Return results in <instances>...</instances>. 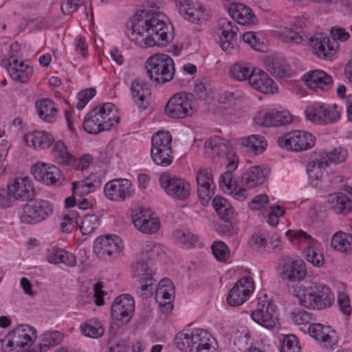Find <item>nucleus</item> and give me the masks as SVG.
<instances>
[{
	"label": "nucleus",
	"mask_w": 352,
	"mask_h": 352,
	"mask_svg": "<svg viewBox=\"0 0 352 352\" xmlns=\"http://www.w3.org/2000/svg\"><path fill=\"white\" fill-rule=\"evenodd\" d=\"M138 229L142 232L147 234L157 232L160 227V221L157 218L148 219L146 223L144 221H137Z\"/></svg>",
	"instance_id": "nucleus-59"
},
{
	"label": "nucleus",
	"mask_w": 352,
	"mask_h": 352,
	"mask_svg": "<svg viewBox=\"0 0 352 352\" xmlns=\"http://www.w3.org/2000/svg\"><path fill=\"white\" fill-rule=\"evenodd\" d=\"M212 204L220 219L227 220L234 219V210L226 199L217 195L213 198Z\"/></svg>",
	"instance_id": "nucleus-38"
},
{
	"label": "nucleus",
	"mask_w": 352,
	"mask_h": 352,
	"mask_svg": "<svg viewBox=\"0 0 352 352\" xmlns=\"http://www.w3.org/2000/svg\"><path fill=\"white\" fill-rule=\"evenodd\" d=\"M331 208L338 214L346 215L352 211V200L344 193H338L331 196L329 199Z\"/></svg>",
	"instance_id": "nucleus-35"
},
{
	"label": "nucleus",
	"mask_w": 352,
	"mask_h": 352,
	"mask_svg": "<svg viewBox=\"0 0 352 352\" xmlns=\"http://www.w3.org/2000/svg\"><path fill=\"white\" fill-rule=\"evenodd\" d=\"M285 234L292 242L297 241L298 243H304L306 245L305 254L308 262L312 263L316 267H320L323 265V255L318 250L311 247L314 239L310 235L301 230H289Z\"/></svg>",
	"instance_id": "nucleus-12"
},
{
	"label": "nucleus",
	"mask_w": 352,
	"mask_h": 352,
	"mask_svg": "<svg viewBox=\"0 0 352 352\" xmlns=\"http://www.w3.org/2000/svg\"><path fill=\"white\" fill-rule=\"evenodd\" d=\"M309 44L313 52L320 58L331 60L336 52L331 44L330 38L323 33H318L311 36Z\"/></svg>",
	"instance_id": "nucleus-22"
},
{
	"label": "nucleus",
	"mask_w": 352,
	"mask_h": 352,
	"mask_svg": "<svg viewBox=\"0 0 352 352\" xmlns=\"http://www.w3.org/2000/svg\"><path fill=\"white\" fill-rule=\"evenodd\" d=\"M131 91L133 100L137 105L146 109L148 105L146 98L151 95L148 84L142 79L137 78L132 81Z\"/></svg>",
	"instance_id": "nucleus-29"
},
{
	"label": "nucleus",
	"mask_w": 352,
	"mask_h": 352,
	"mask_svg": "<svg viewBox=\"0 0 352 352\" xmlns=\"http://www.w3.org/2000/svg\"><path fill=\"white\" fill-rule=\"evenodd\" d=\"M47 259L51 263H63L68 267H74L76 264V258L74 254L59 248L50 250Z\"/></svg>",
	"instance_id": "nucleus-31"
},
{
	"label": "nucleus",
	"mask_w": 352,
	"mask_h": 352,
	"mask_svg": "<svg viewBox=\"0 0 352 352\" xmlns=\"http://www.w3.org/2000/svg\"><path fill=\"white\" fill-rule=\"evenodd\" d=\"M52 211L50 203L41 199L23 205L18 215L22 223L36 224L45 220Z\"/></svg>",
	"instance_id": "nucleus-5"
},
{
	"label": "nucleus",
	"mask_w": 352,
	"mask_h": 352,
	"mask_svg": "<svg viewBox=\"0 0 352 352\" xmlns=\"http://www.w3.org/2000/svg\"><path fill=\"white\" fill-rule=\"evenodd\" d=\"M320 155L321 157H326L327 160V164L329 162L340 164L344 162L346 160L348 157V152L345 148L341 146H338L333 148L331 151L324 153V155Z\"/></svg>",
	"instance_id": "nucleus-53"
},
{
	"label": "nucleus",
	"mask_w": 352,
	"mask_h": 352,
	"mask_svg": "<svg viewBox=\"0 0 352 352\" xmlns=\"http://www.w3.org/2000/svg\"><path fill=\"white\" fill-rule=\"evenodd\" d=\"M229 13L232 19L239 25L254 24L256 16L252 10L243 3H236L230 8Z\"/></svg>",
	"instance_id": "nucleus-30"
},
{
	"label": "nucleus",
	"mask_w": 352,
	"mask_h": 352,
	"mask_svg": "<svg viewBox=\"0 0 352 352\" xmlns=\"http://www.w3.org/2000/svg\"><path fill=\"white\" fill-rule=\"evenodd\" d=\"M309 335L316 340L320 341L325 346H332L337 342L336 331L329 326H324L320 323H314L309 327Z\"/></svg>",
	"instance_id": "nucleus-26"
},
{
	"label": "nucleus",
	"mask_w": 352,
	"mask_h": 352,
	"mask_svg": "<svg viewBox=\"0 0 352 352\" xmlns=\"http://www.w3.org/2000/svg\"><path fill=\"white\" fill-rule=\"evenodd\" d=\"M100 219L95 214H86L80 220V230L82 235L92 233L100 226Z\"/></svg>",
	"instance_id": "nucleus-49"
},
{
	"label": "nucleus",
	"mask_w": 352,
	"mask_h": 352,
	"mask_svg": "<svg viewBox=\"0 0 352 352\" xmlns=\"http://www.w3.org/2000/svg\"><path fill=\"white\" fill-rule=\"evenodd\" d=\"M173 287H158L155 293V300L158 303L162 313L168 314L173 308L172 300L173 299Z\"/></svg>",
	"instance_id": "nucleus-33"
},
{
	"label": "nucleus",
	"mask_w": 352,
	"mask_h": 352,
	"mask_svg": "<svg viewBox=\"0 0 352 352\" xmlns=\"http://www.w3.org/2000/svg\"><path fill=\"white\" fill-rule=\"evenodd\" d=\"M36 107L38 114L42 120L47 122H54L57 110L54 102L51 99L41 100L39 102H36Z\"/></svg>",
	"instance_id": "nucleus-39"
},
{
	"label": "nucleus",
	"mask_w": 352,
	"mask_h": 352,
	"mask_svg": "<svg viewBox=\"0 0 352 352\" xmlns=\"http://www.w3.org/2000/svg\"><path fill=\"white\" fill-rule=\"evenodd\" d=\"M99 114L96 111H89L85 116L83 121L85 131L91 134H98L102 131L109 130L110 124L104 121L103 124H98Z\"/></svg>",
	"instance_id": "nucleus-34"
},
{
	"label": "nucleus",
	"mask_w": 352,
	"mask_h": 352,
	"mask_svg": "<svg viewBox=\"0 0 352 352\" xmlns=\"http://www.w3.org/2000/svg\"><path fill=\"white\" fill-rule=\"evenodd\" d=\"M277 270L283 280L291 283L301 281L307 274L305 262L300 258L287 255L281 256Z\"/></svg>",
	"instance_id": "nucleus-6"
},
{
	"label": "nucleus",
	"mask_w": 352,
	"mask_h": 352,
	"mask_svg": "<svg viewBox=\"0 0 352 352\" xmlns=\"http://www.w3.org/2000/svg\"><path fill=\"white\" fill-rule=\"evenodd\" d=\"M19 67V68L8 67V72L14 80L19 82H25L32 74V68L24 65L23 62H20Z\"/></svg>",
	"instance_id": "nucleus-46"
},
{
	"label": "nucleus",
	"mask_w": 352,
	"mask_h": 352,
	"mask_svg": "<svg viewBox=\"0 0 352 352\" xmlns=\"http://www.w3.org/2000/svg\"><path fill=\"white\" fill-rule=\"evenodd\" d=\"M248 83L252 88L263 94H274L278 89L276 84L265 72L255 67L249 76Z\"/></svg>",
	"instance_id": "nucleus-23"
},
{
	"label": "nucleus",
	"mask_w": 352,
	"mask_h": 352,
	"mask_svg": "<svg viewBox=\"0 0 352 352\" xmlns=\"http://www.w3.org/2000/svg\"><path fill=\"white\" fill-rule=\"evenodd\" d=\"M151 149V156L153 161L159 166H169L173 160V151L172 149Z\"/></svg>",
	"instance_id": "nucleus-48"
},
{
	"label": "nucleus",
	"mask_w": 352,
	"mask_h": 352,
	"mask_svg": "<svg viewBox=\"0 0 352 352\" xmlns=\"http://www.w3.org/2000/svg\"><path fill=\"white\" fill-rule=\"evenodd\" d=\"M172 136L168 132H157L151 138V149H172Z\"/></svg>",
	"instance_id": "nucleus-47"
},
{
	"label": "nucleus",
	"mask_w": 352,
	"mask_h": 352,
	"mask_svg": "<svg viewBox=\"0 0 352 352\" xmlns=\"http://www.w3.org/2000/svg\"><path fill=\"white\" fill-rule=\"evenodd\" d=\"M204 148L206 151L210 150L212 153L221 157L226 153L228 143L219 136H214L205 142Z\"/></svg>",
	"instance_id": "nucleus-42"
},
{
	"label": "nucleus",
	"mask_w": 352,
	"mask_h": 352,
	"mask_svg": "<svg viewBox=\"0 0 352 352\" xmlns=\"http://www.w3.org/2000/svg\"><path fill=\"white\" fill-rule=\"evenodd\" d=\"M82 333L91 338H100L104 332V327L99 319H89L80 325Z\"/></svg>",
	"instance_id": "nucleus-40"
},
{
	"label": "nucleus",
	"mask_w": 352,
	"mask_h": 352,
	"mask_svg": "<svg viewBox=\"0 0 352 352\" xmlns=\"http://www.w3.org/2000/svg\"><path fill=\"white\" fill-rule=\"evenodd\" d=\"M51 164H45L44 162H37L32 168V173L34 178L41 182L46 178L47 173L48 172V168Z\"/></svg>",
	"instance_id": "nucleus-62"
},
{
	"label": "nucleus",
	"mask_w": 352,
	"mask_h": 352,
	"mask_svg": "<svg viewBox=\"0 0 352 352\" xmlns=\"http://www.w3.org/2000/svg\"><path fill=\"white\" fill-rule=\"evenodd\" d=\"M114 104L111 102H107L102 106L96 107L92 111H96L99 114L98 123L103 124L107 121L109 124V129L118 124L120 118L113 113Z\"/></svg>",
	"instance_id": "nucleus-36"
},
{
	"label": "nucleus",
	"mask_w": 352,
	"mask_h": 352,
	"mask_svg": "<svg viewBox=\"0 0 352 352\" xmlns=\"http://www.w3.org/2000/svg\"><path fill=\"white\" fill-rule=\"evenodd\" d=\"M159 181L165 192L173 199L184 201L190 195V184L184 179L163 173L160 176Z\"/></svg>",
	"instance_id": "nucleus-8"
},
{
	"label": "nucleus",
	"mask_w": 352,
	"mask_h": 352,
	"mask_svg": "<svg viewBox=\"0 0 352 352\" xmlns=\"http://www.w3.org/2000/svg\"><path fill=\"white\" fill-rule=\"evenodd\" d=\"M134 186L127 179H114L104 186V192L107 199L112 201H124L134 193Z\"/></svg>",
	"instance_id": "nucleus-15"
},
{
	"label": "nucleus",
	"mask_w": 352,
	"mask_h": 352,
	"mask_svg": "<svg viewBox=\"0 0 352 352\" xmlns=\"http://www.w3.org/2000/svg\"><path fill=\"white\" fill-rule=\"evenodd\" d=\"M135 309V301L129 294H122L117 297L111 307V314L113 320L123 324L129 323Z\"/></svg>",
	"instance_id": "nucleus-14"
},
{
	"label": "nucleus",
	"mask_w": 352,
	"mask_h": 352,
	"mask_svg": "<svg viewBox=\"0 0 352 352\" xmlns=\"http://www.w3.org/2000/svg\"><path fill=\"white\" fill-rule=\"evenodd\" d=\"M278 144L281 148L300 152L313 147L315 144V138L309 132L296 130L279 138Z\"/></svg>",
	"instance_id": "nucleus-7"
},
{
	"label": "nucleus",
	"mask_w": 352,
	"mask_h": 352,
	"mask_svg": "<svg viewBox=\"0 0 352 352\" xmlns=\"http://www.w3.org/2000/svg\"><path fill=\"white\" fill-rule=\"evenodd\" d=\"M125 34L142 47L166 46L173 38V28L163 13L142 10L126 23Z\"/></svg>",
	"instance_id": "nucleus-1"
},
{
	"label": "nucleus",
	"mask_w": 352,
	"mask_h": 352,
	"mask_svg": "<svg viewBox=\"0 0 352 352\" xmlns=\"http://www.w3.org/2000/svg\"><path fill=\"white\" fill-rule=\"evenodd\" d=\"M256 124L263 126H277L276 123V111H262L258 112L254 118Z\"/></svg>",
	"instance_id": "nucleus-51"
},
{
	"label": "nucleus",
	"mask_w": 352,
	"mask_h": 352,
	"mask_svg": "<svg viewBox=\"0 0 352 352\" xmlns=\"http://www.w3.org/2000/svg\"><path fill=\"white\" fill-rule=\"evenodd\" d=\"M146 69L150 78L157 84L170 81L175 72L173 60L165 54L150 56L146 62Z\"/></svg>",
	"instance_id": "nucleus-3"
},
{
	"label": "nucleus",
	"mask_w": 352,
	"mask_h": 352,
	"mask_svg": "<svg viewBox=\"0 0 352 352\" xmlns=\"http://www.w3.org/2000/svg\"><path fill=\"white\" fill-rule=\"evenodd\" d=\"M176 6L181 16L192 23H197L204 16L202 6L194 4L190 0H177Z\"/></svg>",
	"instance_id": "nucleus-25"
},
{
	"label": "nucleus",
	"mask_w": 352,
	"mask_h": 352,
	"mask_svg": "<svg viewBox=\"0 0 352 352\" xmlns=\"http://www.w3.org/2000/svg\"><path fill=\"white\" fill-rule=\"evenodd\" d=\"M151 262H148L140 256L138 260L133 265V276L142 278L144 276L152 275Z\"/></svg>",
	"instance_id": "nucleus-52"
},
{
	"label": "nucleus",
	"mask_w": 352,
	"mask_h": 352,
	"mask_svg": "<svg viewBox=\"0 0 352 352\" xmlns=\"http://www.w3.org/2000/svg\"><path fill=\"white\" fill-rule=\"evenodd\" d=\"M96 94V91L94 88H88L80 91L77 95L78 102L76 104V108L78 110L82 109Z\"/></svg>",
	"instance_id": "nucleus-61"
},
{
	"label": "nucleus",
	"mask_w": 352,
	"mask_h": 352,
	"mask_svg": "<svg viewBox=\"0 0 352 352\" xmlns=\"http://www.w3.org/2000/svg\"><path fill=\"white\" fill-rule=\"evenodd\" d=\"M280 40L285 43L299 44L302 41V36L298 32L287 28H285L278 32Z\"/></svg>",
	"instance_id": "nucleus-56"
},
{
	"label": "nucleus",
	"mask_w": 352,
	"mask_h": 352,
	"mask_svg": "<svg viewBox=\"0 0 352 352\" xmlns=\"http://www.w3.org/2000/svg\"><path fill=\"white\" fill-rule=\"evenodd\" d=\"M188 332L189 330L187 332H179L175 335L174 343L180 351H186L188 348L190 349L191 332L190 333Z\"/></svg>",
	"instance_id": "nucleus-58"
},
{
	"label": "nucleus",
	"mask_w": 352,
	"mask_h": 352,
	"mask_svg": "<svg viewBox=\"0 0 352 352\" xmlns=\"http://www.w3.org/2000/svg\"><path fill=\"white\" fill-rule=\"evenodd\" d=\"M36 329L28 325L22 324L14 328L10 332V336H14L19 341L22 351L26 350L36 338Z\"/></svg>",
	"instance_id": "nucleus-28"
},
{
	"label": "nucleus",
	"mask_w": 352,
	"mask_h": 352,
	"mask_svg": "<svg viewBox=\"0 0 352 352\" xmlns=\"http://www.w3.org/2000/svg\"><path fill=\"white\" fill-rule=\"evenodd\" d=\"M44 344H39L38 349H34V352H46L49 350L50 345H57L63 340V335L58 331H47L43 335Z\"/></svg>",
	"instance_id": "nucleus-45"
},
{
	"label": "nucleus",
	"mask_w": 352,
	"mask_h": 352,
	"mask_svg": "<svg viewBox=\"0 0 352 352\" xmlns=\"http://www.w3.org/2000/svg\"><path fill=\"white\" fill-rule=\"evenodd\" d=\"M215 339L211 333L204 329L191 331L190 351L192 352H217Z\"/></svg>",
	"instance_id": "nucleus-19"
},
{
	"label": "nucleus",
	"mask_w": 352,
	"mask_h": 352,
	"mask_svg": "<svg viewBox=\"0 0 352 352\" xmlns=\"http://www.w3.org/2000/svg\"><path fill=\"white\" fill-rule=\"evenodd\" d=\"M265 171L260 166H252L247 170L241 176V182L248 188H253L265 180Z\"/></svg>",
	"instance_id": "nucleus-32"
},
{
	"label": "nucleus",
	"mask_w": 352,
	"mask_h": 352,
	"mask_svg": "<svg viewBox=\"0 0 352 352\" xmlns=\"http://www.w3.org/2000/svg\"><path fill=\"white\" fill-rule=\"evenodd\" d=\"M2 349L4 352H23L19 341L14 336H10V333L2 341Z\"/></svg>",
	"instance_id": "nucleus-60"
},
{
	"label": "nucleus",
	"mask_w": 352,
	"mask_h": 352,
	"mask_svg": "<svg viewBox=\"0 0 352 352\" xmlns=\"http://www.w3.org/2000/svg\"><path fill=\"white\" fill-rule=\"evenodd\" d=\"M7 185L14 201H31L35 197L32 182L27 177L12 178Z\"/></svg>",
	"instance_id": "nucleus-18"
},
{
	"label": "nucleus",
	"mask_w": 352,
	"mask_h": 352,
	"mask_svg": "<svg viewBox=\"0 0 352 352\" xmlns=\"http://www.w3.org/2000/svg\"><path fill=\"white\" fill-rule=\"evenodd\" d=\"M48 170L46 178L43 180V183L47 185L61 186L64 181V177L62 175L61 170L52 164L50 166Z\"/></svg>",
	"instance_id": "nucleus-54"
},
{
	"label": "nucleus",
	"mask_w": 352,
	"mask_h": 352,
	"mask_svg": "<svg viewBox=\"0 0 352 352\" xmlns=\"http://www.w3.org/2000/svg\"><path fill=\"white\" fill-rule=\"evenodd\" d=\"M192 95L186 93H177L168 101L165 113L171 118H184L193 113L191 98Z\"/></svg>",
	"instance_id": "nucleus-10"
},
{
	"label": "nucleus",
	"mask_w": 352,
	"mask_h": 352,
	"mask_svg": "<svg viewBox=\"0 0 352 352\" xmlns=\"http://www.w3.org/2000/svg\"><path fill=\"white\" fill-rule=\"evenodd\" d=\"M305 113L309 120L319 124H334L340 118V112L336 104H316L307 108Z\"/></svg>",
	"instance_id": "nucleus-11"
},
{
	"label": "nucleus",
	"mask_w": 352,
	"mask_h": 352,
	"mask_svg": "<svg viewBox=\"0 0 352 352\" xmlns=\"http://www.w3.org/2000/svg\"><path fill=\"white\" fill-rule=\"evenodd\" d=\"M292 320L296 324L309 323L312 319L311 314L305 310L294 311L291 314Z\"/></svg>",
	"instance_id": "nucleus-64"
},
{
	"label": "nucleus",
	"mask_w": 352,
	"mask_h": 352,
	"mask_svg": "<svg viewBox=\"0 0 352 352\" xmlns=\"http://www.w3.org/2000/svg\"><path fill=\"white\" fill-rule=\"evenodd\" d=\"M280 352H300L298 338L294 334L285 336L281 341Z\"/></svg>",
	"instance_id": "nucleus-55"
},
{
	"label": "nucleus",
	"mask_w": 352,
	"mask_h": 352,
	"mask_svg": "<svg viewBox=\"0 0 352 352\" xmlns=\"http://www.w3.org/2000/svg\"><path fill=\"white\" fill-rule=\"evenodd\" d=\"M254 290L252 277L244 276L239 279L228 292L227 302L231 306L242 305Z\"/></svg>",
	"instance_id": "nucleus-16"
},
{
	"label": "nucleus",
	"mask_w": 352,
	"mask_h": 352,
	"mask_svg": "<svg viewBox=\"0 0 352 352\" xmlns=\"http://www.w3.org/2000/svg\"><path fill=\"white\" fill-rule=\"evenodd\" d=\"M327 166V160L325 157H321V155L309 162L307 166V173L309 179L312 182H316L314 185L318 186L319 182H327L329 179L327 174H324V170Z\"/></svg>",
	"instance_id": "nucleus-24"
},
{
	"label": "nucleus",
	"mask_w": 352,
	"mask_h": 352,
	"mask_svg": "<svg viewBox=\"0 0 352 352\" xmlns=\"http://www.w3.org/2000/svg\"><path fill=\"white\" fill-rule=\"evenodd\" d=\"M332 247L340 252H347L352 246V235L342 232L334 234L331 239Z\"/></svg>",
	"instance_id": "nucleus-44"
},
{
	"label": "nucleus",
	"mask_w": 352,
	"mask_h": 352,
	"mask_svg": "<svg viewBox=\"0 0 352 352\" xmlns=\"http://www.w3.org/2000/svg\"><path fill=\"white\" fill-rule=\"evenodd\" d=\"M270 74L278 78H288L291 76L289 66L284 58H274L268 65Z\"/></svg>",
	"instance_id": "nucleus-41"
},
{
	"label": "nucleus",
	"mask_w": 352,
	"mask_h": 352,
	"mask_svg": "<svg viewBox=\"0 0 352 352\" xmlns=\"http://www.w3.org/2000/svg\"><path fill=\"white\" fill-rule=\"evenodd\" d=\"M296 296L301 306L313 309H325L334 301V295L327 286L314 283L307 287H300Z\"/></svg>",
	"instance_id": "nucleus-2"
},
{
	"label": "nucleus",
	"mask_w": 352,
	"mask_h": 352,
	"mask_svg": "<svg viewBox=\"0 0 352 352\" xmlns=\"http://www.w3.org/2000/svg\"><path fill=\"white\" fill-rule=\"evenodd\" d=\"M175 237L178 243L184 245H192L198 240L193 233L184 230H177L175 232Z\"/></svg>",
	"instance_id": "nucleus-63"
},
{
	"label": "nucleus",
	"mask_w": 352,
	"mask_h": 352,
	"mask_svg": "<svg viewBox=\"0 0 352 352\" xmlns=\"http://www.w3.org/2000/svg\"><path fill=\"white\" fill-rule=\"evenodd\" d=\"M52 153L56 162L60 166L73 168L78 170L87 169L92 163L94 157L90 154H84L79 159L67 151L65 144L59 140L55 143Z\"/></svg>",
	"instance_id": "nucleus-4"
},
{
	"label": "nucleus",
	"mask_w": 352,
	"mask_h": 352,
	"mask_svg": "<svg viewBox=\"0 0 352 352\" xmlns=\"http://www.w3.org/2000/svg\"><path fill=\"white\" fill-rule=\"evenodd\" d=\"M24 142L35 149H46L54 142V136L44 131H34L24 135Z\"/></svg>",
	"instance_id": "nucleus-27"
},
{
	"label": "nucleus",
	"mask_w": 352,
	"mask_h": 352,
	"mask_svg": "<svg viewBox=\"0 0 352 352\" xmlns=\"http://www.w3.org/2000/svg\"><path fill=\"white\" fill-rule=\"evenodd\" d=\"M253 68L247 63H236L230 67L229 74L232 78L239 81L248 80Z\"/></svg>",
	"instance_id": "nucleus-43"
},
{
	"label": "nucleus",
	"mask_w": 352,
	"mask_h": 352,
	"mask_svg": "<svg viewBox=\"0 0 352 352\" xmlns=\"http://www.w3.org/2000/svg\"><path fill=\"white\" fill-rule=\"evenodd\" d=\"M123 248L122 240L116 234L100 236L94 243V252L98 258L104 260L117 258Z\"/></svg>",
	"instance_id": "nucleus-9"
},
{
	"label": "nucleus",
	"mask_w": 352,
	"mask_h": 352,
	"mask_svg": "<svg viewBox=\"0 0 352 352\" xmlns=\"http://www.w3.org/2000/svg\"><path fill=\"white\" fill-rule=\"evenodd\" d=\"M251 318L263 327L272 329L278 322L276 306L271 300H263L259 302L257 308L252 311Z\"/></svg>",
	"instance_id": "nucleus-13"
},
{
	"label": "nucleus",
	"mask_w": 352,
	"mask_h": 352,
	"mask_svg": "<svg viewBox=\"0 0 352 352\" xmlns=\"http://www.w3.org/2000/svg\"><path fill=\"white\" fill-rule=\"evenodd\" d=\"M79 214L76 210L71 209L67 213L65 214L62 218L60 228L63 232L71 233L76 227L79 226L78 222Z\"/></svg>",
	"instance_id": "nucleus-50"
},
{
	"label": "nucleus",
	"mask_w": 352,
	"mask_h": 352,
	"mask_svg": "<svg viewBox=\"0 0 352 352\" xmlns=\"http://www.w3.org/2000/svg\"><path fill=\"white\" fill-rule=\"evenodd\" d=\"M307 86L316 92L327 91L331 89L333 80L322 70L316 69L307 72L303 76Z\"/></svg>",
	"instance_id": "nucleus-20"
},
{
	"label": "nucleus",
	"mask_w": 352,
	"mask_h": 352,
	"mask_svg": "<svg viewBox=\"0 0 352 352\" xmlns=\"http://www.w3.org/2000/svg\"><path fill=\"white\" fill-rule=\"evenodd\" d=\"M242 144L248 148V151L254 155H260L264 152L267 147V141L265 138L259 135H252L248 137L241 138Z\"/></svg>",
	"instance_id": "nucleus-37"
},
{
	"label": "nucleus",
	"mask_w": 352,
	"mask_h": 352,
	"mask_svg": "<svg viewBox=\"0 0 352 352\" xmlns=\"http://www.w3.org/2000/svg\"><path fill=\"white\" fill-rule=\"evenodd\" d=\"M239 28L228 19H221L218 21L217 34L221 48L228 52L233 49L236 43V33Z\"/></svg>",
	"instance_id": "nucleus-17"
},
{
	"label": "nucleus",
	"mask_w": 352,
	"mask_h": 352,
	"mask_svg": "<svg viewBox=\"0 0 352 352\" xmlns=\"http://www.w3.org/2000/svg\"><path fill=\"white\" fill-rule=\"evenodd\" d=\"M197 196L200 202L206 205L214 195V186L212 174L208 169H200L196 175Z\"/></svg>",
	"instance_id": "nucleus-21"
},
{
	"label": "nucleus",
	"mask_w": 352,
	"mask_h": 352,
	"mask_svg": "<svg viewBox=\"0 0 352 352\" xmlns=\"http://www.w3.org/2000/svg\"><path fill=\"white\" fill-rule=\"evenodd\" d=\"M212 252L217 260L226 261L229 256V250L222 241H214L211 245Z\"/></svg>",
	"instance_id": "nucleus-57"
}]
</instances>
